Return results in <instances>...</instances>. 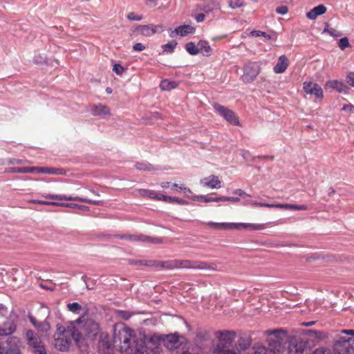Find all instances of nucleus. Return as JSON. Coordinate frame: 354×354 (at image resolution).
Masks as SVG:
<instances>
[{"mask_svg":"<svg viewBox=\"0 0 354 354\" xmlns=\"http://www.w3.org/2000/svg\"><path fill=\"white\" fill-rule=\"evenodd\" d=\"M61 207H71V208H78L80 209L86 211L88 210V207L85 205H80L75 203H64V205H60Z\"/></svg>","mask_w":354,"mask_h":354,"instance_id":"obj_50","label":"nucleus"},{"mask_svg":"<svg viewBox=\"0 0 354 354\" xmlns=\"http://www.w3.org/2000/svg\"><path fill=\"white\" fill-rule=\"evenodd\" d=\"M267 333L269 350L274 351L275 354L283 353L288 342L287 333L281 329H277L268 330Z\"/></svg>","mask_w":354,"mask_h":354,"instance_id":"obj_1","label":"nucleus"},{"mask_svg":"<svg viewBox=\"0 0 354 354\" xmlns=\"http://www.w3.org/2000/svg\"><path fill=\"white\" fill-rule=\"evenodd\" d=\"M116 237L120 239H126L130 241H133L135 239L134 234H122V235H117Z\"/></svg>","mask_w":354,"mask_h":354,"instance_id":"obj_59","label":"nucleus"},{"mask_svg":"<svg viewBox=\"0 0 354 354\" xmlns=\"http://www.w3.org/2000/svg\"><path fill=\"white\" fill-rule=\"evenodd\" d=\"M176 269H198V270H216L214 263H207L198 261L188 259H176Z\"/></svg>","mask_w":354,"mask_h":354,"instance_id":"obj_4","label":"nucleus"},{"mask_svg":"<svg viewBox=\"0 0 354 354\" xmlns=\"http://www.w3.org/2000/svg\"><path fill=\"white\" fill-rule=\"evenodd\" d=\"M71 343V338L68 335L55 337L54 344L56 348L61 351L68 350Z\"/></svg>","mask_w":354,"mask_h":354,"instance_id":"obj_15","label":"nucleus"},{"mask_svg":"<svg viewBox=\"0 0 354 354\" xmlns=\"http://www.w3.org/2000/svg\"><path fill=\"white\" fill-rule=\"evenodd\" d=\"M66 335H68V333H66V328H65L63 326L57 325V332L55 335V337Z\"/></svg>","mask_w":354,"mask_h":354,"instance_id":"obj_51","label":"nucleus"},{"mask_svg":"<svg viewBox=\"0 0 354 354\" xmlns=\"http://www.w3.org/2000/svg\"><path fill=\"white\" fill-rule=\"evenodd\" d=\"M113 71L117 75H121L123 73V72L124 71V68L119 64H115L113 65Z\"/></svg>","mask_w":354,"mask_h":354,"instance_id":"obj_55","label":"nucleus"},{"mask_svg":"<svg viewBox=\"0 0 354 354\" xmlns=\"http://www.w3.org/2000/svg\"><path fill=\"white\" fill-rule=\"evenodd\" d=\"M221 197H209L207 195H202V196H196V195H192L191 199L195 201H200L203 203H210V202H219L221 201V199H220Z\"/></svg>","mask_w":354,"mask_h":354,"instance_id":"obj_30","label":"nucleus"},{"mask_svg":"<svg viewBox=\"0 0 354 354\" xmlns=\"http://www.w3.org/2000/svg\"><path fill=\"white\" fill-rule=\"evenodd\" d=\"M84 327L88 333L93 335H96L99 331V324L91 319L85 322Z\"/></svg>","mask_w":354,"mask_h":354,"instance_id":"obj_26","label":"nucleus"},{"mask_svg":"<svg viewBox=\"0 0 354 354\" xmlns=\"http://www.w3.org/2000/svg\"><path fill=\"white\" fill-rule=\"evenodd\" d=\"M314 354H333L330 349L317 348L315 351Z\"/></svg>","mask_w":354,"mask_h":354,"instance_id":"obj_61","label":"nucleus"},{"mask_svg":"<svg viewBox=\"0 0 354 354\" xmlns=\"http://www.w3.org/2000/svg\"><path fill=\"white\" fill-rule=\"evenodd\" d=\"M233 194L239 195L240 196H250L249 194H247L243 190H242L241 189H237L234 190Z\"/></svg>","mask_w":354,"mask_h":354,"instance_id":"obj_64","label":"nucleus"},{"mask_svg":"<svg viewBox=\"0 0 354 354\" xmlns=\"http://www.w3.org/2000/svg\"><path fill=\"white\" fill-rule=\"evenodd\" d=\"M214 229H240L241 227L251 230H262L266 229L267 224L260 223H214L209 222L207 224Z\"/></svg>","mask_w":354,"mask_h":354,"instance_id":"obj_3","label":"nucleus"},{"mask_svg":"<svg viewBox=\"0 0 354 354\" xmlns=\"http://www.w3.org/2000/svg\"><path fill=\"white\" fill-rule=\"evenodd\" d=\"M146 47L141 43H136L133 46V50L134 51H142Z\"/></svg>","mask_w":354,"mask_h":354,"instance_id":"obj_62","label":"nucleus"},{"mask_svg":"<svg viewBox=\"0 0 354 354\" xmlns=\"http://www.w3.org/2000/svg\"><path fill=\"white\" fill-rule=\"evenodd\" d=\"M162 30L163 27L161 25H139L136 28L137 33L145 37H150L156 32Z\"/></svg>","mask_w":354,"mask_h":354,"instance_id":"obj_12","label":"nucleus"},{"mask_svg":"<svg viewBox=\"0 0 354 354\" xmlns=\"http://www.w3.org/2000/svg\"><path fill=\"white\" fill-rule=\"evenodd\" d=\"M286 344H288L287 350H288V353L289 354H298L299 351L297 348V344L296 343L295 339H293V338L290 339L288 337V342H287Z\"/></svg>","mask_w":354,"mask_h":354,"instance_id":"obj_32","label":"nucleus"},{"mask_svg":"<svg viewBox=\"0 0 354 354\" xmlns=\"http://www.w3.org/2000/svg\"><path fill=\"white\" fill-rule=\"evenodd\" d=\"M201 9L206 13L214 12L221 10V5L216 1L209 0L203 5Z\"/></svg>","mask_w":354,"mask_h":354,"instance_id":"obj_21","label":"nucleus"},{"mask_svg":"<svg viewBox=\"0 0 354 354\" xmlns=\"http://www.w3.org/2000/svg\"><path fill=\"white\" fill-rule=\"evenodd\" d=\"M158 261H159L151 260V261H140V262L142 265H145V266H147L149 267H155V268H158Z\"/></svg>","mask_w":354,"mask_h":354,"instance_id":"obj_56","label":"nucleus"},{"mask_svg":"<svg viewBox=\"0 0 354 354\" xmlns=\"http://www.w3.org/2000/svg\"><path fill=\"white\" fill-rule=\"evenodd\" d=\"M116 313L118 316H119L120 317L124 320H128L131 316L129 312L124 310H118Z\"/></svg>","mask_w":354,"mask_h":354,"instance_id":"obj_52","label":"nucleus"},{"mask_svg":"<svg viewBox=\"0 0 354 354\" xmlns=\"http://www.w3.org/2000/svg\"><path fill=\"white\" fill-rule=\"evenodd\" d=\"M323 32H327L329 35L334 38H337L342 35V32L332 27H330L328 24L326 26Z\"/></svg>","mask_w":354,"mask_h":354,"instance_id":"obj_38","label":"nucleus"},{"mask_svg":"<svg viewBox=\"0 0 354 354\" xmlns=\"http://www.w3.org/2000/svg\"><path fill=\"white\" fill-rule=\"evenodd\" d=\"M30 322L41 333H47L50 330V324L48 322L44 321L38 322L36 319L31 315L28 316Z\"/></svg>","mask_w":354,"mask_h":354,"instance_id":"obj_18","label":"nucleus"},{"mask_svg":"<svg viewBox=\"0 0 354 354\" xmlns=\"http://www.w3.org/2000/svg\"><path fill=\"white\" fill-rule=\"evenodd\" d=\"M215 354H240L239 350L238 348H232L229 349L217 351L215 352Z\"/></svg>","mask_w":354,"mask_h":354,"instance_id":"obj_48","label":"nucleus"},{"mask_svg":"<svg viewBox=\"0 0 354 354\" xmlns=\"http://www.w3.org/2000/svg\"><path fill=\"white\" fill-rule=\"evenodd\" d=\"M228 4L232 9H236L242 7L243 2L242 0H229Z\"/></svg>","mask_w":354,"mask_h":354,"instance_id":"obj_47","label":"nucleus"},{"mask_svg":"<svg viewBox=\"0 0 354 354\" xmlns=\"http://www.w3.org/2000/svg\"><path fill=\"white\" fill-rule=\"evenodd\" d=\"M250 35L254 37H264L268 40L273 39L271 35H268L266 32L261 30H252L250 32Z\"/></svg>","mask_w":354,"mask_h":354,"instance_id":"obj_45","label":"nucleus"},{"mask_svg":"<svg viewBox=\"0 0 354 354\" xmlns=\"http://www.w3.org/2000/svg\"><path fill=\"white\" fill-rule=\"evenodd\" d=\"M138 194L142 197H147L150 199L155 197V191L147 189H140L138 190Z\"/></svg>","mask_w":354,"mask_h":354,"instance_id":"obj_42","label":"nucleus"},{"mask_svg":"<svg viewBox=\"0 0 354 354\" xmlns=\"http://www.w3.org/2000/svg\"><path fill=\"white\" fill-rule=\"evenodd\" d=\"M303 88L307 94L314 95L317 98H323V91L317 83L305 82Z\"/></svg>","mask_w":354,"mask_h":354,"instance_id":"obj_13","label":"nucleus"},{"mask_svg":"<svg viewBox=\"0 0 354 354\" xmlns=\"http://www.w3.org/2000/svg\"><path fill=\"white\" fill-rule=\"evenodd\" d=\"M28 344L33 348V352L35 354H46V349L41 345L38 336L31 330H28L26 333Z\"/></svg>","mask_w":354,"mask_h":354,"instance_id":"obj_9","label":"nucleus"},{"mask_svg":"<svg viewBox=\"0 0 354 354\" xmlns=\"http://www.w3.org/2000/svg\"><path fill=\"white\" fill-rule=\"evenodd\" d=\"M271 208H277V209H290V210H307L308 209V206L306 205H291L288 203L283 204H272Z\"/></svg>","mask_w":354,"mask_h":354,"instance_id":"obj_20","label":"nucleus"},{"mask_svg":"<svg viewBox=\"0 0 354 354\" xmlns=\"http://www.w3.org/2000/svg\"><path fill=\"white\" fill-rule=\"evenodd\" d=\"M127 19L131 21H140L142 19V17L136 15L134 12H131L127 15Z\"/></svg>","mask_w":354,"mask_h":354,"instance_id":"obj_57","label":"nucleus"},{"mask_svg":"<svg viewBox=\"0 0 354 354\" xmlns=\"http://www.w3.org/2000/svg\"><path fill=\"white\" fill-rule=\"evenodd\" d=\"M135 337L136 334L134 330L128 326H124L118 333L115 332L113 342L115 344H118L122 352L131 354L133 351L131 346V341Z\"/></svg>","mask_w":354,"mask_h":354,"instance_id":"obj_2","label":"nucleus"},{"mask_svg":"<svg viewBox=\"0 0 354 354\" xmlns=\"http://www.w3.org/2000/svg\"><path fill=\"white\" fill-rule=\"evenodd\" d=\"M178 84L174 81L164 80L160 84V88L163 91H170L178 86Z\"/></svg>","mask_w":354,"mask_h":354,"instance_id":"obj_33","label":"nucleus"},{"mask_svg":"<svg viewBox=\"0 0 354 354\" xmlns=\"http://www.w3.org/2000/svg\"><path fill=\"white\" fill-rule=\"evenodd\" d=\"M28 203H34V204L45 205H55V206L64 205L63 203L50 202V201H41V200H30L28 201Z\"/></svg>","mask_w":354,"mask_h":354,"instance_id":"obj_43","label":"nucleus"},{"mask_svg":"<svg viewBox=\"0 0 354 354\" xmlns=\"http://www.w3.org/2000/svg\"><path fill=\"white\" fill-rule=\"evenodd\" d=\"M189 346L187 342L185 344H182V346H180L176 351L171 352V354H191L189 351Z\"/></svg>","mask_w":354,"mask_h":354,"instance_id":"obj_41","label":"nucleus"},{"mask_svg":"<svg viewBox=\"0 0 354 354\" xmlns=\"http://www.w3.org/2000/svg\"><path fill=\"white\" fill-rule=\"evenodd\" d=\"M134 354H147L146 347L136 348Z\"/></svg>","mask_w":354,"mask_h":354,"instance_id":"obj_63","label":"nucleus"},{"mask_svg":"<svg viewBox=\"0 0 354 354\" xmlns=\"http://www.w3.org/2000/svg\"><path fill=\"white\" fill-rule=\"evenodd\" d=\"M334 351L337 354L354 353V337H349L346 339L344 337H341L335 344Z\"/></svg>","mask_w":354,"mask_h":354,"instance_id":"obj_7","label":"nucleus"},{"mask_svg":"<svg viewBox=\"0 0 354 354\" xmlns=\"http://www.w3.org/2000/svg\"><path fill=\"white\" fill-rule=\"evenodd\" d=\"M346 82L351 86L354 87V71L350 72L346 75Z\"/></svg>","mask_w":354,"mask_h":354,"instance_id":"obj_53","label":"nucleus"},{"mask_svg":"<svg viewBox=\"0 0 354 354\" xmlns=\"http://www.w3.org/2000/svg\"><path fill=\"white\" fill-rule=\"evenodd\" d=\"M176 268V259L158 261V269L160 270H174Z\"/></svg>","mask_w":354,"mask_h":354,"instance_id":"obj_31","label":"nucleus"},{"mask_svg":"<svg viewBox=\"0 0 354 354\" xmlns=\"http://www.w3.org/2000/svg\"><path fill=\"white\" fill-rule=\"evenodd\" d=\"M195 31L194 27L189 25H183L177 27L175 30L171 32V37H173V33L175 32L177 35H179L182 37L186 36L189 34L193 33Z\"/></svg>","mask_w":354,"mask_h":354,"instance_id":"obj_22","label":"nucleus"},{"mask_svg":"<svg viewBox=\"0 0 354 354\" xmlns=\"http://www.w3.org/2000/svg\"><path fill=\"white\" fill-rule=\"evenodd\" d=\"M37 167H13L10 169V171L14 172V173H19V174H24V173H33L34 171H36Z\"/></svg>","mask_w":354,"mask_h":354,"instance_id":"obj_35","label":"nucleus"},{"mask_svg":"<svg viewBox=\"0 0 354 354\" xmlns=\"http://www.w3.org/2000/svg\"><path fill=\"white\" fill-rule=\"evenodd\" d=\"M43 197L46 198L53 199V200H65V201H78V202H82L93 205H100V201H92L86 198H81L78 196L73 197V196H68L66 195H57V194H44L42 195Z\"/></svg>","mask_w":354,"mask_h":354,"instance_id":"obj_11","label":"nucleus"},{"mask_svg":"<svg viewBox=\"0 0 354 354\" xmlns=\"http://www.w3.org/2000/svg\"><path fill=\"white\" fill-rule=\"evenodd\" d=\"M288 66V59L286 55H281L278 59L277 63L273 67V71L277 74L283 73L286 71Z\"/></svg>","mask_w":354,"mask_h":354,"instance_id":"obj_17","label":"nucleus"},{"mask_svg":"<svg viewBox=\"0 0 354 354\" xmlns=\"http://www.w3.org/2000/svg\"><path fill=\"white\" fill-rule=\"evenodd\" d=\"M136 169L139 171H153L155 170L152 165L148 162H137L135 165Z\"/></svg>","mask_w":354,"mask_h":354,"instance_id":"obj_39","label":"nucleus"},{"mask_svg":"<svg viewBox=\"0 0 354 354\" xmlns=\"http://www.w3.org/2000/svg\"><path fill=\"white\" fill-rule=\"evenodd\" d=\"M1 328L5 336L14 333L17 328L14 322L10 320L5 322Z\"/></svg>","mask_w":354,"mask_h":354,"instance_id":"obj_29","label":"nucleus"},{"mask_svg":"<svg viewBox=\"0 0 354 354\" xmlns=\"http://www.w3.org/2000/svg\"><path fill=\"white\" fill-rule=\"evenodd\" d=\"M133 241H140V242H146V243H160L162 241L159 238L151 237L144 234H138L136 235Z\"/></svg>","mask_w":354,"mask_h":354,"instance_id":"obj_27","label":"nucleus"},{"mask_svg":"<svg viewBox=\"0 0 354 354\" xmlns=\"http://www.w3.org/2000/svg\"><path fill=\"white\" fill-rule=\"evenodd\" d=\"M37 171L39 173L50 174H62V169L50 168V167H37Z\"/></svg>","mask_w":354,"mask_h":354,"instance_id":"obj_34","label":"nucleus"},{"mask_svg":"<svg viewBox=\"0 0 354 354\" xmlns=\"http://www.w3.org/2000/svg\"><path fill=\"white\" fill-rule=\"evenodd\" d=\"M92 113L93 115H109L111 111L107 106L99 104L93 106Z\"/></svg>","mask_w":354,"mask_h":354,"instance_id":"obj_24","label":"nucleus"},{"mask_svg":"<svg viewBox=\"0 0 354 354\" xmlns=\"http://www.w3.org/2000/svg\"><path fill=\"white\" fill-rule=\"evenodd\" d=\"M238 349L239 348L241 351L248 349L251 345V340L249 338L241 337L238 340Z\"/></svg>","mask_w":354,"mask_h":354,"instance_id":"obj_36","label":"nucleus"},{"mask_svg":"<svg viewBox=\"0 0 354 354\" xmlns=\"http://www.w3.org/2000/svg\"><path fill=\"white\" fill-rule=\"evenodd\" d=\"M261 71V64L257 62H250L243 66V74L241 80L244 83L252 82Z\"/></svg>","mask_w":354,"mask_h":354,"instance_id":"obj_5","label":"nucleus"},{"mask_svg":"<svg viewBox=\"0 0 354 354\" xmlns=\"http://www.w3.org/2000/svg\"><path fill=\"white\" fill-rule=\"evenodd\" d=\"M249 354H275V353L262 344H256L252 348Z\"/></svg>","mask_w":354,"mask_h":354,"instance_id":"obj_28","label":"nucleus"},{"mask_svg":"<svg viewBox=\"0 0 354 354\" xmlns=\"http://www.w3.org/2000/svg\"><path fill=\"white\" fill-rule=\"evenodd\" d=\"M276 12L280 15H285L288 12V8L286 6H281L277 8Z\"/></svg>","mask_w":354,"mask_h":354,"instance_id":"obj_60","label":"nucleus"},{"mask_svg":"<svg viewBox=\"0 0 354 354\" xmlns=\"http://www.w3.org/2000/svg\"><path fill=\"white\" fill-rule=\"evenodd\" d=\"M162 342L165 347L172 351L178 349L182 344L187 342L185 339L180 338L179 336L173 334L166 335Z\"/></svg>","mask_w":354,"mask_h":354,"instance_id":"obj_10","label":"nucleus"},{"mask_svg":"<svg viewBox=\"0 0 354 354\" xmlns=\"http://www.w3.org/2000/svg\"><path fill=\"white\" fill-rule=\"evenodd\" d=\"M338 46L342 50L348 48L350 46L348 39L346 37L340 39L338 42Z\"/></svg>","mask_w":354,"mask_h":354,"instance_id":"obj_46","label":"nucleus"},{"mask_svg":"<svg viewBox=\"0 0 354 354\" xmlns=\"http://www.w3.org/2000/svg\"><path fill=\"white\" fill-rule=\"evenodd\" d=\"M177 43L176 41L168 42L162 46L163 50L166 52L171 53L176 46Z\"/></svg>","mask_w":354,"mask_h":354,"instance_id":"obj_49","label":"nucleus"},{"mask_svg":"<svg viewBox=\"0 0 354 354\" xmlns=\"http://www.w3.org/2000/svg\"><path fill=\"white\" fill-rule=\"evenodd\" d=\"M326 89L335 90L340 93H348L349 87L342 81L336 80H329L325 84Z\"/></svg>","mask_w":354,"mask_h":354,"instance_id":"obj_14","label":"nucleus"},{"mask_svg":"<svg viewBox=\"0 0 354 354\" xmlns=\"http://www.w3.org/2000/svg\"><path fill=\"white\" fill-rule=\"evenodd\" d=\"M66 333H68V335L71 338V339H73L76 342H79L82 337L81 333L77 328H76L73 323L68 326L66 328Z\"/></svg>","mask_w":354,"mask_h":354,"instance_id":"obj_23","label":"nucleus"},{"mask_svg":"<svg viewBox=\"0 0 354 354\" xmlns=\"http://www.w3.org/2000/svg\"><path fill=\"white\" fill-rule=\"evenodd\" d=\"M198 48L199 53H202L204 56L209 57L212 55V49L209 45L208 41L205 40H200L198 43Z\"/></svg>","mask_w":354,"mask_h":354,"instance_id":"obj_25","label":"nucleus"},{"mask_svg":"<svg viewBox=\"0 0 354 354\" xmlns=\"http://www.w3.org/2000/svg\"><path fill=\"white\" fill-rule=\"evenodd\" d=\"M162 198H163L164 202L168 203H176L179 205H187V201H185L183 199L178 198L177 197L167 196V197H162Z\"/></svg>","mask_w":354,"mask_h":354,"instance_id":"obj_40","label":"nucleus"},{"mask_svg":"<svg viewBox=\"0 0 354 354\" xmlns=\"http://www.w3.org/2000/svg\"><path fill=\"white\" fill-rule=\"evenodd\" d=\"M236 337V333L234 331L221 332L218 337V343L216 351L232 348V343Z\"/></svg>","mask_w":354,"mask_h":354,"instance_id":"obj_8","label":"nucleus"},{"mask_svg":"<svg viewBox=\"0 0 354 354\" xmlns=\"http://www.w3.org/2000/svg\"><path fill=\"white\" fill-rule=\"evenodd\" d=\"M201 183L204 187H210L212 189H218L221 186V181L218 179V176L214 175H211L201 179Z\"/></svg>","mask_w":354,"mask_h":354,"instance_id":"obj_16","label":"nucleus"},{"mask_svg":"<svg viewBox=\"0 0 354 354\" xmlns=\"http://www.w3.org/2000/svg\"><path fill=\"white\" fill-rule=\"evenodd\" d=\"M67 308L71 312L78 314L82 309V306L78 303L74 302L68 304Z\"/></svg>","mask_w":354,"mask_h":354,"instance_id":"obj_44","label":"nucleus"},{"mask_svg":"<svg viewBox=\"0 0 354 354\" xmlns=\"http://www.w3.org/2000/svg\"><path fill=\"white\" fill-rule=\"evenodd\" d=\"M213 107L230 124L234 126L241 125L238 116L232 110L218 103H214Z\"/></svg>","mask_w":354,"mask_h":354,"instance_id":"obj_6","label":"nucleus"},{"mask_svg":"<svg viewBox=\"0 0 354 354\" xmlns=\"http://www.w3.org/2000/svg\"><path fill=\"white\" fill-rule=\"evenodd\" d=\"M249 203L253 206V207H269V208H271V206H272V204H268V203H258V202H256V201H250Z\"/></svg>","mask_w":354,"mask_h":354,"instance_id":"obj_54","label":"nucleus"},{"mask_svg":"<svg viewBox=\"0 0 354 354\" xmlns=\"http://www.w3.org/2000/svg\"><path fill=\"white\" fill-rule=\"evenodd\" d=\"M221 201H230L232 203H238L240 201V198L238 197H230V196H221Z\"/></svg>","mask_w":354,"mask_h":354,"instance_id":"obj_58","label":"nucleus"},{"mask_svg":"<svg viewBox=\"0 0 354 354\" xmlns=\"http://www.w3.org/2000/svg\"><path fill=\"white\" fill-rule=\"evenodd\" d=\"M185 49L192 55H196L199 53L198 45L196 46V44L192 41L186 44Z\"/></svg>","mask_w":354,"mask_h":354,"instance_id":"obj_37","label":"nucleus"},{"mask_svg":"<svg viewBox=\"0 0 354 354\" xmlns=\"http://www.w3.org/2000/svg\"><path fill=\"white\" fill-rule=\"evenodd\" d=\"M326 10V7L321 4L308 12L306 17L310 19H315L318 16L325 14Z\"/></svg>","mask_w":354,"mask_h":354,"instance_id":"obj_19","label":"nucleus"}]
</instances>
